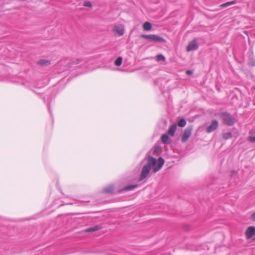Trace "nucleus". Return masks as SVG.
<instances>
[{"label": "nucleus", "mask_w": 255, "mask_h": 255, "mask_svg": "<svg viewBox=\"0 0 255 255\" xmlns=\"http://www.w3.org/2000/svg\"><path fill=\"white\" fill-rule=\"evenodd\" d=\"M164 163V160L162 157H159L157 160L151 156H148L147 158L146 163L143 165L141 169L138 180L141 181L145 179L151 169H152L154 173L158 172L161 168Z\"/></svg>", "instance_id": "f257e3e1"}, {"label": "nucleus", "mask_w": 255, "mask_h": 255, "mask_svg": "<svg viewBox=\"0 0 255 255\" xmlns=\"http://www.w3.org/2000/svg\"><path fill=\"white\" fill-rule=\"evenodd\" d=\"M216 115L222 120L224 124L228 126H232L236 123V120L233 116L228 112L218 113Z\"/></svg>", "instance_id": "f03ea898"}, {"label": "nucleus", "mask_w": 255, "mask_h": 255, "mask_svg": "<svg viewBox=\"0 0 255 255\" xmlns=\"http://www.w3.org/2000/svg\"><path fill=\"white\" fill-rule=\"evenodd\" d=\"M141 37L151 42H160L162 43L166 42V40L165 39L155 34H143L141 35Z\"/></svg>", "instance_id": "7ed1b4c3"}, {"label": "nucleus", "mask_w": 255, "mask_h": 255, "mask_svg": "<svg viewBox=\"0 0 255 255\" xmlns=\"http://www.w3.org/2000/svg\"><path fill=\"white\" fill-rule=\"evenodd\" d=\"M193 128L192 126L187 127L184 130L183 133L181 137V141L183 143L188 140L192 134Z\"/></svg>", "instance_id": "20e7f679"}, {"label": "nucleus", "mask_w": 255, "mask_h": 255, "mask_svg": "<svg viewBox=\"0 0 255 255\" xmlns=\"http://www.w3.org/2000/svg\"><path fill=\"white\" fill-rule=\"evenodd\" d=\"M247 239H249L252 238L255 235V227H249L245 232Z\"/></svg>", "instance_id": "39448f33"}, {"label": "nucleus", "mask_w": 255, "mask_h": 255, "mask_svg": "<svg viewBox=\"0 0 255 255\" xmlns=\"http://www.w3.org/2000/svg\"><path fill=\"white\" fill-rule=\"evenodd\" d=\"M198 48V45L196 39H194L191 41L187 47V51H191L196 50Z\"/></svg>", "instance_id": "423d86ee"}, {"label": "nucleus", "mask_w": 255, "mask_h": 255, "mask_svg": "<svg viewBox=\"0 0 255 255\" xmlns=\"http://www.w3.org/2000/svg\"><path fill=\"white\" fill-rule=\"evenodd\" d=\"M218 125L219 123L217 120L213 121L211 124L207 128L206 131L208 133H210L214 131L218 128Z\"/></svg>", "instance_id": "0eeeda50"}, {"label": "nucleus", "mask_w": 255, "mask_h": 255, "mask_svg": "<svg viewBox=\"0 0 255 255\" xmlns=\"http://www.w3.org/2000/svg\"><path fill=\"white\" fill-rule=\"evenodd\" d=\"M137 187H138L137 184L128 185V186H126L125 187L123 188V189H121L119 191V192L122 193V192H124L125 191L132 190L134 189L137 188Z\"/></svg>", "instance_id": "6e6552de"}, {"label": "nucleus", "mask_w": 255, "mask_h": 255, "mask_svg": "<svg viewBox=\"0 0 255 255\" xmlns=\"http://www.w3.org/2000/svg\"><path fill=\"white\" fill-rule=\"evenodd\" d=\"M161 139L162 143L166 144H170L171 141V138L166 134H163Z\"/></svg>", "instance_id": "1a4fd4ad"}, {"label": "nucleus", "mask_w": 255, "mask_h": 255, "mask_svg": "<svg viewBox=\"0 0 255 255\" xmlns=\"http://www.w3.org/2000/svg\"><path fill=\"white\" fill-rule=\"evenodd\" d=\"M177 129L176 125L172 124L169 128L167 133L170 136H174L175 134V131Z\"/></svg>", "instance_id": "9d476101"}, {"label": "nucleus", "mask_w": 255, "mask_h": 255, "mask_svg": "<svg viewBox=\"0 0 255 255\" xmlns=\"http://www.w3.org/2000/svg\"><path fill=\"white\" fill-rule=\"evenodd\" d=\"M114 30L120 36L123 35L124 33V29L122 26H115Z\"/></svg>", "instance_id": "9b49d317"}, {"label": "nucleus", "mask_w": 255, "mask_h": 255, "mask_svg": "<svg viewBox=\"0 0 255 255\" xmlns=\"http://www.w3.org/2000/svg\"><path fill=\"white\" fill-rule=\"evenodd\" d=\"M103 191V192H104V193L112 194V193H114V187L113 185H110L105 187V188H104Z\"/></svg>", "instance_id": "f8f14e48"}, {"label": "nucleus", "mask_w": 255, "mask_h": 255, "mask_svg": "<svg viewBox=\"0 0 255 255\" xmlns=\"http://www.w3.org/2000/svg\"><path fill=\"white\" fill-rule=\"evenodd\" d=\"M101 229V227L99 225H96L94 227L88 228L86 230V232H95Z\"/></svg>", "instance_id": "ddd939ff"}, {"label": "nucleus", "mask_w": 255, "mask_h": 255, "mask_svg": "<svg viewBox=\"0 0 255 255\" xmlns=\"http://www.w3.org/2000/svg\"><path fill=\"white\" fill-rule=\"evenodd\" d=\"M236 3H237V0H233L232 1H229V2H226L225 3H223L222 4H221L220 5V6L223 7V8H225V7L229 6H230L231 5L235 4Z\"/></svg>", "instance_id": "4468645a"}, {"label": "nucleus", "mask_w": 255, "mask_h": 255, "mask_svg": "<svg viewBox=\"0 0 255 255\" xmlns=\"http://www.w3.org/2000/svg\"><path fill=\"white\" fill-rule=\"evenodd\" d=\"M38 64L42 66H46L50 64V61L46 59H41L38 61Z\"/></svg>", "instance_id": "2eb2a0df"}, {"label": "nucleus", "mask_w": 255, "mask_h": 255, "mask_svg": "<svg viewBox=\"0 0 255 255\" xmlns=\"http://www.w3.org/2000/svg\"><path fill=\"white\" fill-rule=\"evenodd\" d=\"M143 28L144 30L149 31L151 29L152 26L149 22H145L143 24Z\"/></svg>", "instance_id": "dca6fc26"}, {"label": "nucleus", "mask_w": 255, "mask_h": 255, "mask_svg": "<svg viewBox=\"0 0 255 255\" xmlns=\"http://www.w3.org/2000/svg\"><path fill=\"white\" fill-rule=\"evenodd\" d=\"M177 124L179 127L182 128L185 126L186 124V121L185 119L182 118L178 121Z\"/></svg>", "instance_id": "f3484780"}, {"label": "nucleus", "mask_w": 255, "mask_h": 255, "mask_svg": "<svg viewBox=\"0 0 255 255\" xmlns=\"http://www.w3.org/2000/svg\"><path fill=\"white\" fill-rule=\"evenodd\" d=\"M123 58L121 56L118 57L114 62L115 65L117 66H120L122 65Z\"/></svg>", "instance_id": "a211bd4d"}, {"label": "nucleus", "mask_w": 255, "mask_h": 255, "mask_svg": "<svg viewBox=\"0 0 255 255\" xmlns=\"http://www.w3.org/2000/svg\"><path fill=\"white\" fill-rule=\"evenodd\" d=\"M223 138L227 140L232 137V133L231 132H227L223 134Z\"/></svg>", "instance_id": "6ab92c4d"}, {"label": "nucleus", "mask_w": 255, "mask_h": 255, "mask_svg": "<svg viewBox=\"0 0 255 255\" xmlns=\"http://www.w3.org/2000/svg\"><path fill=\"white\" fill-rule=\"evenodd\" d=\"M156 60L157 61H164L165 60V57L162 54H158L156 57Z\"/></svg>", "instance_id": "aec40b11"}, {"label": "nucleus", "mask_w": 255, "mask_h": 255, "mask_svg": "<svg viewBox=\"0 0 255 255\" xmlns=\"http://www.w3.org/2000/svg\"><path fill=\"white\" fill-rule=\"evenodd\" d=\"M83 5L85 6L89 7H91L92 6L91 3L90 1H85L84 2Z\"/></svg>", "instance_id": "412c9836"}, {"label": "nucleus", "mask_w": 255, "mask_h": 255, "mask_svg": "<svg viewBox=\"0 0 255 255\" xmlns=\"http://www.w3.org/2000/svg\"><path fill=\"white\" fill-rule=\"evenodd\" d=\"M249 140L252 142H255V136H250Z\"/></svg>", "instance_id": "4be33fe9"}, {"label": "nucleus", "mask_w": 255, "mask_h": 255, "mask_svg": "<svg viewBox=\"0 0 255 255\" xmlns=\"http://www.w3.org/2000/svg\"><path fill=\"white\" fill-rule=\"evenodd\" d=\"M81 60L80 59H77L75 61L72 62L73 64H78L80 62H81Z\"/></svg>", "instance_id": "5701e85b"}, {"label": "nucleus", "mask_w": 255, "mask_h": 255, "mask_svg": "<svg viewBox=\"0 0 255 255\" xmlns=\"http://www.w3.org/2000/svg\"><path fill=\"white\" fill-rule=\"evenodd\" d=\"M250 219L251 220L255 222V211L251 215Z\"/></svg>", "instance_id": "b1692460"}, {"label": "nucleus", "mask_w": 255, "mask_h": 255, "mask_svg": "<svg viewBox=\"0 0 255 255\" xmlns=\"http://www.w3.org/2000/svg\"><path fill=\"white\" fill-rule=\"evenodd\" d=\"M250 63L253 66H255V59H251L250 61Z\"/></svg>", "instance_id": "393cba45"}, {"label": "nucleus", "mask_w": 255, "mask_h": 255, "mask_svg": "<svg viewBox=\"0 0 255 255\" xmlns=\"http://www.w3.org/2000/svg\"><path fill=\"white\" fill-rule=\"evenodd\" d=\"M186 73H187V75H191L192 74V71H190V70H188V71H187Z\"/></svg>", "instance_id": "a878e982"}, {"label": "nucleus", "mask_w": 255, "mask_h": 255, "mask_svg": "<svg viewBox=\"0 0 255 255\" xmlns=\"http://www.w3.org/2000/svg\"><path fill=\"white\" fill-rule=\"evenodd\" d=\"M236 174H237V172H236V171H233L232 172V175H232V176H233L234 175Z\"/></svg>", "instance_id": "bb28decb"}]
</instances>
